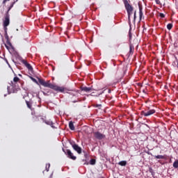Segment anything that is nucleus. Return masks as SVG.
<instances>
[{
  "label": "nucleus",
  "mask_w": 178,
  "mask_h": 178,
  "mask_svg": "<svg viewBox=\"0 0 178 178\" xmlns=\"http://www.w3.org/2000/svg\"><path fill=\"white\" fill-rule=\"evenodd\" d=\"M38 82L41 86H43V87H48V88H51V90H54V91H58L59 92H65V91H66V88L54 85L49 83V81L45 82L44 79H38Z\"/></svg>",
  "instance_id": "obj_1"
},
{
  "label": "nucleus",
  "mask_w": 178,
  "mask_h": 178,
  "mask_svg": "<svg viewBox=\"0 0 178 178\" xmlns=\"http://www.w3.org/2000/svg\"><path fill=\"white\" fill-rule=\"evenodd\" d=\"M126 10L128 13V21L129 26L131 25V22L130 21V16H131V13L133 12V6L129 3L127 0H123Z\"/></svg>",
  "instance_id": "obj_2"
},
{
  "label": "nucleus",
  "mask_w": 178,
  "mask_h": 178,
  "mask_svg": "<svg viewBox=\"0 0 178 178\" xmlns=\"http://www.w3.org/2000/svg\"><path fill=\"white\" fill-rule=\"evenodd\" d=\"M156 111L155 109H152L150 107H147L145 111H141V115L145 116V118H148V116H151V115H154Z\"/></svg>",
  "instance_id": "obj_3"
},
{
  "label": "nucleus",
  "mask_w": 178,
  "mask_h": 178,
  "mask_svg": "<svg viewBox=\"0 0 178 178\" xmlns=\"http://www.w3.org/2000/svg\"><path fill=\"white\" fill-rule=\"evenodd\" d=\"M63 152H64V154H65V155L67 156V158H69V159H72V161H76V159H77V157H76V156L73 155V153L69 149L63 148Z\"/></svg>",
  "instance_id": "obj_4"
},
{
  "label": "nucleus",
  "mask_w": 178,
  "mask_h": 178,
  "mask_svg": "<svg viewBox=\"0 0 178 178\" xmlns=\"http://www.w3.org/2000/svg\"><path fill=\"white\" fill-rule=\"evenodd\" d=\"M40 119L43 122V123H45V124H47V126H51V127L52 129H57V127H55V125H54V124H55V123H54V122H52V120H47L44 118H41Z\"/></svg>",
  "instance_id": "obj_5"
},
{
  "label": "nucleus",
  "mask_w": 178,
  "mask_h": 178,
  "mask_svg": "<svg viewBox=\"0 0 178 178\" xmlns=\"http://www.w3.org/2000/svg\"><path fill=\"white\" fill-rule=\"evenodd\" d=\"M95 138H97V140H104L106 136L105 134H102L99 131H96L93 133Z\"/></svg>",
  "instance_id": "obj_6"
},
{
  "label": "nucleus",
  "mask_w": 178,
  "mask_h": 178,
  "mask_svg": "<svg viewBox=\"0 0 178 178\" xmlns=\"http://www.w3.org/2000/svg\"><path fill=\"white\" fill-rule=\"evenodd\" d=\"M9 18H10L9 13H6L5 16V20L3 21V27H8V26H9L10 23Z\"/></svg>",
  "instance_id": "obj_7"
},
{
  "label": "nucleus",
  "mask_w": 178,
  "mask_h": 178,
  "mask_svg": "<svg viewBox=\"0 0 178 178\" xmlns=\"http://www.w3.org/2000/svg\"><path fill=\"white\" fill-rule=\"evenodd\" d=\"M6 43H4V45L6 48V49H8V51H9V49H10V48H13V46L12 45V43L10 42V40H9V36H8V38H6Z\"/></svg>",
  "instance_id": "obj_8"
},
{
  "label": "nucleus",
  "mask_w": 178,
  "mask_h": 178,
  "mask_svg": "<svg viewBox=\"0 0 178 178\" xmlns=\"http://www.w3.org/2000/svg\"><path fill=\"white\" fill-rule=\"evenodd\" d=\"M22 63L26 66V67H27L28 70H29V72H33V67L31 66V65H30L29 63H27V61H26V60H22Z\"/></svg>",
  "instance_id": "obj_9"
},
{
  "label": "nucleus",
  "mask_w": 178,
  "mask_h": 178,
  "mask_svg": "<svg viewBox=\"0 0 178 178\" xmlns=\"http://www.w3.org/2000/svg\"><path fill=\"white\" fill-rule=\"evenodd\" d=\"M73 149L76 151V152H77V154H81L83 149H81V147L80 146H79V145H76L75 146H74Z\"/></svg>",
  "instance_id": "obj_10"
},
{
  "label": "nucleus",
  "mask_w": 178,
  "mask_h": 178,
  "mask_svg": "<svg viewBox=\"0 0 178 178\" xmlns=\"http://www.w3.org/2000/svg\"><path fill=\"white\" fill-rule=\"evenodd\" d=\"M81 91H84L85 92H90V91H92L94 89H92V87H86V86H83V87H81Z\"/></svg>",
  "instance_id": "obj_11"
},
{
  "label": "nucleus",
  "mask_w": 178,
  "mask_h": 178,
  "mask_svg": "<svg viewBox=\"0 0 178 178\" xmlns=\"http://www.w3.org/2000/svg\"><path fill=\"white\" fill-rule=\"evenodd\" d=\"M134 52V46H133V44H131V43L129 44V51L128 53L129 56H130V55H133V53Z\"/></svg>",
  "instance_id": "obj_12"
},
{
  "label": "nucleus",
  "mask_w": 178,
  "mask_h": 178,
  "mask_svg": "<svg viewBox=\"0 0 178 178\" xmlns=\"http://www.w3.org/2000/svg\"><path fill=\"white\" fill-rule=\"evenodd\" d=\"M138 8H139V18L140 20L143 19V6L138 4Z\"/></svg>",
  "instance_id": "obj_13"
},
{
  "label": "nucleus",
  "mask_w": 178,
  "mask_h": 178,
  "mask_svg": "<svg viewBox=\"0 0 178 178\" xmlns=\"http://www.w3.org/2000/svg\"><path fill=\"white\" fill-rule=\"evenodd\" d=\"M69 128L70 129V130L74 131V129H75L74 124H73L72 121H70L69 122Z\"/></svg>",
  "instance_id": "obj_14"
},
{
  "label": "nucleus",
  "mask_w": 178,
  "mask_h": 178,
  "mask_svg": "<svg viewBox=\"0 0 178 178\" xmlns=\"http://www.w3.org/2000/svg\"><path fill=\"white\" fill-rule=\"evenodd\" d=\"M118 165H120V166H126L127 165V161H120L118 163Z\"/></svg>",
  "instance_id": "obj_15"
},
{
  "label": "nucleus",
  "mask_w": 178,
  "mask_h": 178,
  "mask_svg": "<svg viewBox=\"0 0 178 178\" xmlns=\"http://www.w3.org/2000/svg\"><path fill=\"white\" fill-rule=\"evenodd\" d=\"M4 27V37L5 38H8V26H3Z\"/></svg>",
  "instance_id": "obj_16"
},
{
  "label": "nucleus",
  "mask_w": 178,
  "mask_h": 178,
  "mask_svg": "<svg viewBox=\"0 0 178 178\" xmlns=\"http://www.w3.org/2000/svg\"><path fill=\"white\" fill-rule=\"evenodd\" d=\"M26 104L27 107H28L29 109H31V106H32V105H33V103H31V102H29V101L26 100Z\"/></svg>",
  "instance_id": "obj_17"
},
{
  "label": "nucleus",
  "mask_w": 178,
  "mask_h": 178,
  "mask_svg": "<svg viewBox=\"0 0 178 178\" xmlns=\"http://www.w3.org/2000/svg\"><path fill=\"white\" fill-rule=\"evenodd\" d=\"M156 159H165V156L163 155H157V156H154Z\"/></svg>",
  "instance_id": "obj_18"
},
{
  "label": "nucleus",
  "mask_w": 178,
  "mask_h": 178,
  "mask_svg": "<svg viewBox=\"0 0 178 178\" xmlns=\"http://www.w3.org/2000/svg\"><path fill=\"white\" fill-rule=\"evenodd\" d=\"M69 143H70V145H72V148L77 145V144H76V142H74V140H69Z\"/></svg>",
  "instance_id": "obj_19"
},
{
  "label": "nucleus",
  "mask_w": 178,
  "mask_h": 178,
  "mask_svg": "<svg viewBox=\"0 0 178 178\" xmlns=\"http://www.w3.org/2000/svg\"><path fill=\"white\" fill-rule=\"evenodd\" d=\"M173 168H175V169H177V168H178V160L175 161L173 163Z\"/></svg>",
  "instance_id": "obj_20"
},
{
  "label": "nucleus",
  "mask_w": 178,
  "mask_h": 178,
  "mask_svg": "<svg viewBox=\"0 0 178 178\" xmlns=\"http://www.w3.org/2000/svg\"><path fill=\"white\" fill-rule=\"evenodd\" d=\"M172 27H173V24H168L167 25L168 30H172Z\"/></svg>",
  "instance_id": "obj_21"
},
{
  "label": "nucleus",
  "mask_w": 178,
  "mask_h": 178,
  "mask_svg": "<svg viewBox=\"0 0 178 178\" xmlns=\"http://www.w3.org/2000/svg\"><path fill=\"white\" fill-rule=\"evenodd\" d=\"M95 162H96L95 159H91L90 161V165H95Z\"/></svg>",
  "instance_id": "obj_22"
},
{
  "label": "nucleus",
  "mask_w": 178,
  "mask_h": 178,
  "mask_svg": "<svg viewBox=\"0 0 178 178\" xmlns=\"http://www.w3.org/2000/svg\"><path fill=\"white\" fill-rule=\"evenodd\" d=\"M30 79L33 81V83H36V84H38V81H37V79L33 78V76H30Z\"/></svg>",
  "instance_id": "obj_23"
},
{
  "label": "nucleus",
  "mask_w": 178,
  "mask_h": 178,
  "mask_svg": "<svg viewBox=\"0 0 178 178\" xmlns=\"http://www.w3.org/2000/svg\"><path fill=\"white\" fill-rule=\"evenodd\" d=\"M51 167V164L47 163L46 164V170L47 172H49V168Z\"/></svg>",
  "instance_id": "obj_24"
},
{
  "label": "nucleus",
  "mask_w": 178,
  "mask_h": 178,
  "mask_svg": "<svg viewBox=\"0 0 178 178\" xmlns=\"http://www.w3.org/2000/svg\"><path fill=\"white\" fill-rule=\"evenodd\" d=\"M19 77H17V76H15V77H14V79H13L14 83H17V81H19Z\"/></svg>",
  "instance_id": "obj_25"
},
{
  "label": "nucleus",
  "mask_w": 178,
  "mask_h": 178,
  "mask_svg": "<svg viewBox=\"0 0 178 178\" xmlns=\"http://www.w3.org/2000/svg\"><path fill=\"white\" fill-rule=\"evenodd\" d=\"M95 107L98 108V109H101V108H102V104H96Z\"/></svg>",
  "instance_id": "obj_26"
},
{
  "label": "nucleus",
  "mask_w": 178,
  "mask_h": 178,
  "mask_svg": "<svg viewBox=\"0 0 178 178\" xmlns=\"http://www.w3.org/2000/svg\"><path fill=\"white\" fill-rule=\"evenodd\" d=\"M149 173H151L152 175V176H154V170H152V168H149Z\"/></svg>",
  "instance_id": "obj_27"
},
{
  "label": "nucleus",
  "mask_w": 178,
  "mask_h": 178,
  "mask_svg": "<svg viewBox=\"0 0 178 178\" xmlns=\"http://www.w3.org/2000/svg\"><path fill=\"white\" fill-rule=\"evenodd\" d=\"M136 12L135 11V12H134V23L136 22V17H137V16L136 15Z\"/></svg>",
  "instance_id": "obj_28"
},
{
  "label": "nucleus",
  "mask_w": 178,
  "mask_h": 178,
  "mask_svg": "<svg viewBox=\"0 0 178 178\" xmlns=\"http://www.w3.org/2000/svg\"><path fill=\"white\" fill-rule=\"evenodd\" d=\"M159 16H160V17H161L162 19H163V17H165V14L161 13L159 14Z\"/></svg>",
  "instance_id": "obj_29"
},
{
  "label": "nucleus",
  "mask_w": 178,
  "mask_h": 178,
  "mask_svg": "<svg viewBox=\"0 0 178 178\" xmlns=\"http://www.w3.org/2000/svg\"><path fill=\"white\" fill-rule=\"evenodd\" d=\"M129 40H131V37H132V35H131V31H129Z\"/></svg>",
  "instance_id": "obj_30"
},
{
  "label": "nucleus",
  "mask_w": 178,
  "mask_h": 178,
  "mask_svg": "<svg viewBox=\"0 0 178 178\" xmlns=\"http://www.w3.org/2000/svg\"><path fill=\"white\" fill-rule=\"evenodd\" d=\"M156 1V3L157 5H160L161 4V1L159 0H155Z\"/></svg>",
  "instance_id": "obj_31"
},
{
  "label": "nucleus",
  "mask_w": 178,
  "mask_h": 178,
  "mask_svg": "<svg viewBox=\"0 0 178 178\" xmlns=\"http://www.w3.org/2000/svg\"><path fill=\"white\" fill-rule=\"evenodd\" d=\"M13 7H11L10 6L8 7V9L6 12V13H9V11L10 10V9H12Z\"/></svg>",
  "instance_id": "obj_32"
},
{
  "label": "nucleus",
  "mask_w": 178,
  "mask_h": 178,
  "mask_svg": "<svg viewBox=\"0 0 178 178\" xmlns=\"http://www.w3.org/2000/svg\"><path fill=\"white\" fill-rule=\"evenodd\" d=\"M13 7H11L10 6L8 7V9L6 12V13H9V11L10 10V9H12Z\"/></svg>",
  "instance_id": "obj_33"
},
{
  "label": "nucleus",
  "mask_w": 178,
  "mask_h": 178,
  "mask_svg": "<svg viewBox=\"0 0 178 178\" xmlns=\"http://www.w3.org/2000/svg\"><path fill=\"white\" fill-rule=\"evenodd\" d=\"M8 1H10V0H3V4L5 5V3H6V2H8Z\"/></svg>",
  "instance_id": "obj_34"
},
{
  "label": "nucleus",
  "mask_w": 178,
  "mask_h": 178,
  "mask_svg": "<svg viewBox=\"0 0 178 178\" xmlns=\"http://www.w3.org/2000/svg\"><path fill=\"white\" fill-rule=\"evenodd\" d=\"M37 98H38V102H41V97L39 95H37Z\"/></svg>",
  "instance_id": "obj_35"
},
{
  "label": "nucleus",
  "mask_w": 178,
  "mask_h": 178,
  "mask_svg": "<svg viewBox=\"0 0 178 178\" xmlns=\"http://www.w3.org/2000/svg\"><path fill=\"white\" fill-rule=\"evenodd\" d=\"M10 88V87H9V86L7 87L8 94H10V92L9 91Z\"/></svg>",
  "instance_id": "obj_36"
},
{
  "label": "nucleus",
  "mask_w": 178,
  "mask_h": 178,
  "mask_svg": "<svg viewBox=\"0 0 178 178\" xmlns=\"http://www.w3.org/2000/svg\"><path fill=\"white\" fill-rule=\"evenodd\" d=\"M14 5H15V2H13V3H11L10 6H11V8H13Z\"/></svg>",
  "instance_id": "obj_37"
},
{
  "label": "nucleus",
  "mask_w": 178,
  "mask_h": 178,
  "mask_svg": "<svg viewBox=\"0 0 178 178\" xmlns=\"http://www.w3.org/2000/svg\"><path fill=\"white\" fill-rule=\"evenodd\" d=\"M4 60L6 61V63H7V65H9V62L8 61V59L4 58Z\"/></svg>",
  "instance_id": "obj_38"
},
{
  "label": "nucleus",
  "mask_w": 178,
  "mask_h": 178,
  "mask_svg": "<svg viewBox=\"0 0 178 178\" xmlns=\"http://www.w3.org/2000/svg\"><path fill=\"white\" fill-rule=\"evenodd\" d=\"M84 156H85V158H87V156H88V154L87 153H86V154H84Z\"/></svg>",
  "instance_id": "obj_39"
},
{
  "label": "nucleus",
  "mask_w": 178,
  "mask_h": 178,
  "mask_svg": "<svg viewBox=\"0 0 178 178\" xmlns=\"http://www.w3.org/2000/svg\"><path fill=\"white\" fill-rule=\"evenodd\" d=\"M148 155H152V153L147 152Z\"/></svg>",
  "instance_id": "obj_40"
},
{
  "label": "nucleus",
  "mask_w": 178,
  "mask_h": 178,
  "mask_svg": "<svg viewBox=\"0 0 178 178\" xmlns=\"http://www.w3.org/2000/svg\"><path fill=\"white\" fill-rule=\"evenodd\" d=\"M42 93H43L44 95H48L47 94V92H42Z\"/></svg>",
  "instance_id": "obj_41"
},
{
  "label": "nucleus",
  "mask_w": 178,
  "mask_h": 178,
  "mask_svg": "<svg viewBox=\"0 0 178 178\" xmlns=\"http://www.w3.org/2000/svg\"><path fill=\"white\" fill-rule=\"evenodd\" d=\"M14 1L13 2H15V3H16V2H17L19 0H13Z\"/></svg>",
  "instance_id": "obj_42"
},
{
  "label": "nucleus",
  "mask_w": 178,
  "mask_h": 178,
  "mask_svg": "<svg viewBox=\"0 0 178 178\" xmlns=\"http://www.w3.org/2000/svg\"><path fill=\"white\" fill-rule=\"evenodd\" d=\"M11 86H13V81H11Z\"/></svg>",
  "instance_id": "obj_43"
},
{
  "label": "nucleus",
  "mask_w": 178,
  "mask_h": 178,
  "mask_svg": "<svg viewBox=\"0 0 178 178\" xmlns=\"http://www.w3.org/2000/svg\"><path fill=\"white\" fill-rule=\"evenodd\" d=\"M8 65L9 67H10V64H9V63H8Z\"/></svg>",
  "instance_id": "obj_44"
},
{
  "label": "nucleus",
  "mask_w": 178,
  "mask_h": 178,
  "mask_svg": "<svg viewBox=\"0 0 178 178\" xmlns=\"http://www.w3.org/2000/svg\"><path fill=\"white\" fill-rule=\"evenodd\" d=\"M76 102H77V101H73V103H74V104L76 103Z\"/></svg>",
  "instance_id": "obj_45"
},
{
  "label": "nucleus",
  "mask_w": 178,
  "mask_h": 178,
  "mask_svg": "<svg viewBox=\"0 0 178 178\" xmlns=\"http://www.w3.org/2000/svg\"><path fill=\"white\" fill-rule=\"evenodd\" d=\"M143 92H145V90H143Z\"/></svg>",
  "instance_id": "obj_46"
},
{
  "label": "nucleus",
  "mask_w": 178,
  "mask_h": 178,
  "mask_svg": "<svg viewBox=\"0 0 178 178\" xmlns=\"http://www.w3.org/2000/svg\"><path fill=\"white\" fill-rule=\"evenodd\" d=\"M19 76H22V74H19Z\"/></svg>",
  "instance_id": "obj_47"
},
{
  "label": "nucleus",
  "mask_w": 178,
  "mask_h": 178,
  "mask_svg": "<svg viewBox=\"0 0 178 178\" xmlns=\"http://www.w3.org/2000/svg\"><path fill=\"white\" fill-rule=\"evenodd\" d=\"M108 92H111V90H108Z\"/></svg>",
  "instance_id": "obj_48"
},
{
  "label": "nucleus",
  "mask_w": 178,
  "mask_h": 178,
  "mask_svg": "<svg viewBox=\"0 0 178 178\" xmlns=\"http://www.w3.org/2000/svg\"><path fill=\"white\" fill-rule=\"evenodd\" d=\"M4 97H6V95H4Z\"/></svg>",
  "instance_id": "obj_49"
}]
</instances>
